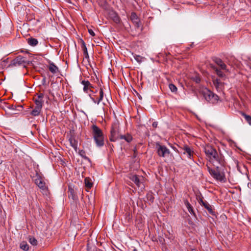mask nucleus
<instances>
[{
  "label": "nucleus",
  "instance_id": "13",
  "mask_svg": "<svg viewBox=\"0 0 251 251\" xmlns=\"http://www.w3.org/2000/svg\"><path fill=\"white\" fill-rule=\"evenodd\" d=\"M130 20L134 24L136 27H140L141 25V22L135 12H132L131 13Z\"/></svg>",
  "mask_w": 251,
  "mask_h": 251
},
{
  "label": "nucleus",
  "instance_id": "18",
  "mask_svg": "<svg viewBox=\"0 0 251 251\" xmlns=\"http://www.w3.org/2000/svg\"><path fill=\"white\" fill-rule=\"evenodd\" d=\"M184 202L189 213L192 215H194L195 217H196V214L193 210V207L189 202L188 200H184Z\"/></svg>",
  "mask_w": 251,
  "mask_h": 251
},
{
  "label": "nucleus",
  "instance_id": "25",
  "mask_svg": "<svg viewBox=\"0 0 251 251\" xmlns=\"http://www.w3.org/2000/svg\"><path fill=\"white\" fill-rule=\"evenodd\" d=\"M132 137L130 134L121 135L120 136V139H124L127 142L129 143L132 140Z\"/></svg>",
  "mask_w": 251,
  "mask_h": 251
},
{
  "label": "nucleus",
  "instance_id": "16",
  "mask_svg": "<svg viewBox=\"0 0 251 251\" xmlns=\"http://www.w3.org/2000/svg\"><path fill=\"white\" fill-rule=\"evenodd\" d=\"M70 145L74 149L75 151L77 149V141L75 139L73 135H71L68 139Z\"/></svg>",
  "mask_w": 251,
  "mask_h": 251
},
{
  "label": "nucleus",
  "instance_id": "21",
  "mask_svg": "<svg viewBox=\"0 0 251 251\" xmlns=\"http://www.w3.org/2000/svg\"><path fill=\"white\" fill-rule=\"evenodd\" d=\"M42 107L35 106V107L30 112V114L33 116H38L40 115Z\"/></svg>",
  "mask_w": 251,
  "mask_h": 251
},
{
  "label": "nucleus",
  "instance_id": "11",
  "mask_svg": "<svg viewBox=\"0 0 251 251\" xmlns=\"http://www.w3.org/2000/svg\"><path fill=\"white\" fill-rule=\"evenodd\" d=\"M37 177L35 179L36 184L42 190H47L48 187L46 185V183L44 181L43 178L39 175L37 174Z\"/></svg>",
  "mask_w": 251,
  "mask_h": 251
},
{
  "label": "nucleus",
  "instance_id": "43",
  "mask_svg": "<svg viewBox=\"0 0 251 251\" xmlns=\"http://www.w3.org/2000/svg\"><path fill=\"white\" fill-rule=\"evenodd\" d=\"M100 251V250H96V251Z\"/></svg>",
  "mask_w": 251,
  "mask_h": 251
},
{
  "label": "nucleus",
  "instance_id": "39",
  "mask_svg": "<svg viewBox=\"0 0 251 251\" xmlns=\"http://www.w3.org/2000/svg\"><path fill=\"white\" fill-rule=\"evenodd\" d=\"M88 32L89 33V34L92 36H94L95 35V32H94V31L91 29H88Z\"/></svg>",
  "mask_w": 251,
  "mask_h": 251
},
{
  "label": "nucleus",
  "instance_id": "15",
  "mask_svg": "<svg viewBox=\"0 0 251 251\" xmlns=\"http://www.w3.org/2000/svg\"><path fill=\"white\" fill-rule=\"evenodd\" d=\"M213 60L217 65L220 67L221 69L223 70H226V65L221 59L215 57L213 58Z\"/></svg>",
  "mask_w": 251,
  "mask_h": 251
},
{
  "label": "nucleus",
  "instance_id": "19",
  "mask_svg": "<svg viewBox=\"0 0 251 251\" xmlns=\"http://www.w3.org/2000/svg\"><path fill=\"white\" fill-rule=\"evenodd\" d=\"M49 69L53 74L58 72V68L53 62H50Z\"/></svg>",
  "mask_w": 251,
  "mask_h": 251
},
{
  "label": "nucleus",
  "instance_id": "29",
  "mask_svg": "<svg viewBox=\"0 0 251 251\" xmlns=\"http://www.w3.org/2000/svg\"><path fill=\"white\" fill-rule=\"evenodd\" d=\"M242 115L245 118L246 121L251 126V116L248 115H247L245 113H242Z\"/></svg>",
  "mask_w": 251,
  "mask_h": 251
},
{
  "label": "nucleus",
  "instance_id": "38",
  "mask_svg": "<svg viewBox=\"0 0 251 251\" xmlns=\"http://www.w3.org/2000/svg\"><path fill=\"white\" fill-rule=\"evenodd\" d=\"M169 145L170 146V147L176 151L178 153H179V151L177 149V148L173 146L172 144H169Z\"/></svg>",
  "mask_w": 251,
  "mask_h": 251
},
{
  "label": "nucleus",
  "instance_id": "24",
  "mask_svg": "<svg viewBox=\"0 0 251 251\" xmlns=\"http://www.w3.org/2000/svg\"><path fill=\"white\" fill-rule=\"evenodd\" d=\"M27 43L31 46H35L38 44V40L34 38L30 37L27 39Z\"/></svg>",
  "mask_w": 251,
  "mask_h": 251
},
{
  "label": "nucleus",
  "instance_id": "9",
  "mask_svg": "<svg viewBox=\"0 0 251 251\" xmlns=\"http://www.w3.org/2000/svg\"><path fill=\"white\" fill-rule=\"evenodd\" d=\"M96 91H93L92 94H89V97L95 103L99 104L103 99L104 93L102 88H100V89L99 96L96 95Z\"/></svg>",
  "mask_w": 251,
  "mask_h": 251
},
{
  "label": "nucleus",
  "instance_id": "3",
  "mask_svg": "<svg viewBox=\"0 0 251 251\" xmlns=\"http://www.w3.org/2000/svg\"><path fill=\"white\" fill-rule=\"evenodd\" d=\"M221 167L222 166H219L218 168L215 167V169H212L207 165L208 171L215 179L220 182H225L226 181L225 174L221 171L220 169Z\"/></svg>",
  "mask_w": 251,
  "mask_h": 251
},
{
  "label": "nucleus",
  "instance_id": "30",
  "mask_svg": "<svg viewBox=\"0 0 251 251\" xmlns=\"http://www.w3.org/2000/svg\"><path fill=\"white\" fill-rule=\"evenodd\" d=\"M191 79L195 81L196 83H199L201 82V78L199 75H196L191 77Z\"/></svg>",
  "mask_w": 251,
  "mask_h": 251
},
{
  "label": "nucleus",
  "instance_id": "32",
  "mask_svg": "<svg viewBox=\"0 0 251 251\" xmlns=\"http://www.w3.org/2000/svg\"><path fill=\"white\" fill-rule=\"evenodd\" d=\"M169 88L172 92L176 93L177 91V88L176 86L172 83L169 85Z\"/></svg>",
  "mask_w": 251,
  "mask_h": 251
},
{
  "label": "nucleus",
  "instance_id": "4",
  "mask_svg": "<svg viewBox=\"0 0 251 251\" xmlns=\"http://www.w3.org/2000/svg\"><path fill=\"white\" fill-rule=\"evenodd\" d=\"M32 64V62L31 61L27 60L25 57L18 55L11 61L8 67L13 68L15 67L23 66L24 68H25L27 65Z\"/></svg>",
  "mask_w": 251,
  "mask_h": 251
},
{
  "label": "nucleus",
  "instance_id": "12",
  "mask_svg": "<svg viewBox=\"0 0 251 251\" xmlns=\"http://www.w3.org/2000/svg\"><path fill=\"white\" fill-rule=\"evenodd\" d=\"M81 83L83 85V90L85 93H88V91L93 92V86L90 83L88 80H83L81 81Z\"/></svg>",
  "mask_w": 251,
  "mask_h": 251
},
{
  "label": "nucleus",
  "instance_id": "23",
  "mask_svg": "<svg viewBox=\"0 0 251 251\" xmlns=\"http://www.w3.org/2000/svg\"><path fill=\"white\" fill-rule=\"evenodd\" d=\"M81 48H82L83 52V54L85 56V57L86 58H88L89 54H88V53L87 51V49L86 46V44H85L84 41L82 40H81Z\"/></svg>",
  "mask_w": 251,
  "mask_h": 251
},
{
  "label": "nucleus",
  "instance_id": "33",
  "mask_svg": "<svg viewBox=\"0 0 251 251\" xmlns=\"http://www.w3.org/2000/svg\"><path fill=\"white\" fill-rule=\"evenodd\" d=\"M29 242L33 246H36L37 245V241L34 237H30L29 239Z\"/></svg>",
  "mask_w": 251,
  "mask_h": 251
},
{
  "label": "nucleus",
  "instance_id": "34",
  "mask_svg": "<svg viewBox=\"0 0 251 251\" xmlns=\"http://www.w3.org/2000/svg\"><path fill=\"white\" fill-rule=\"evenodd\" d=\"M147 199L149 201L152 203L154 198L151 193H148L147 195Z\"/></svg>",
  "mask_w": 251,
  "mask_h": 251
},
{
  "label": "nucleus",
  "instance_id": "7",
  "mask_svg": "<svg viewBox=\"0 0 251 251\" xmlns=\"http://www.w3.org/2000/svg\"><path fill=\"white\" fill-rule=\"evenodd\" d=\"M202 94L204 99L208 102L215 103L218 100V96L207 89L203 91Z\"/></svg>",
  "mask_w": 251,
  "mask_h": 251
},
{
  "label": "nucleus",
  "instance_id": "41",
  "mask_svg": "<svg viewBox=\"0 0 251 251\" xmlns=\"http://www.w3.org/2000/svg\"><path fill=\"white\" fill-rule=\"evenodd\" d=\"M206 201H203L201 198L200 199L199 202L200 204L202 205V202H205Z\"/></svg>",
  "mask_w": 251,
  "mask_h": 251
},
{
  "label": "nucleus",
  "instance_id": "37",
  "mask_svg": "<svg viewBox=\"0 0 251 251\" xmlns=\"http://www.w3.org/2000/svg\"><path fill=\"white\" fill-rule=\"evenodd\" d=\"M44 96L43 93H40L38 95L37 99L43 100Z\"/></svg>",
  "mask_w": 251,
  "mask_h": 251
},
{
  "label": "nucleus",
  "instance_id": "42",
  "mask_svg": "<svg viewBox=\"0 0 251 251\" xmlns=\"http://www.w3.org/2000/svg\"><path fill=\"white\" fill-rule=\"evenodd\" d=\"M249 65L250 67L251 68V62L249 63Z\"/></svg>",
  "mask_w": 251,
  "mask_h": 251
},
{
  "label": "nucleus",
  "instance_id": "22",
  "mask_svg": "<svg viewBox=\"0 0 251 251\" xmlns=\"http://www.w3.org/2000/svg\"><path fill=\"white\" fill-rule=\"evenodd\" d=\"M210 66L211 68L215 71L218 76L222 78L225 76V75L222 72L220 69H218L216 67L212 64L210 65Z\"/></svg>",
  "mask_w": 251,
  "mask_h": 251
},
{
  "label": "nucleus",
  "instance_id": "6",
  "mask_svg": "<svg viewBox=\"0 0 251 251\" xmlns=\"http://www.w3.org/2000/svg\"><path fill=\"white\" fill-rule=\"evenodd\" d=\"M157 153L159 156L165 157L170 154L169 150L164 145H161L159 143L156 144Z\"/></svg>",
  "mask_w": 251,
  "mask_h": 251
},
{
  "label": "nucleus",
  "instance_id": "28",
  "mask_svg": "<svg viewBox=\"0 0 251 251\" xmlns=\"http://www.w3.org/2000/svg\"><path fill=\"white\" fill-rule=\"evenodd\" d=\"M132 55L134 58L136 60L137 62H138V63H141L142 62L144 57L139 55H137L133 53H132Z\"/></svg>",
  "mask_w": 251,
  "mask_h": 251
},
{
  "label": "nucleus",
  "instance_id": "36",
  "mask_svg": "<svg viewBox=\"0 0 251 251\" xmlns=\"http://www.w3.org/2000/svg\"><path fill=\"white\" fill-rule=\"evenodd\" d=\"M114 22L117 24L119 23L120 22V18L117 15H115L113 18Z\"/></svg>",
  "mask_w": 251,
  "mask_h": 251
},
{
  "label": "nucleus",
  "instance_id": "35",
  "mask_svg": "<svg viewBox=\"0 0 251 251\" xmlns=\"http://www.w3.org/2000/svg\"><path fill=\"white\" fill-rule=\"evenodd\" d=\"M213 82L214 86L217 88L219 87L220 85L221 84L220 80L218 78L214 79L213 80Z\"/></svg>",
  "mask_w": 251,
  "mask_h": 251
},
{
  "label": "nucleus",
  "instance_id": "40",
  "mask_svg": "<svg viewBox=\"0 0 251 251\" xmlns=\"http://www.w3.org/2000/svg\"><path fill=\"white\" fill-rule=\"evenodd\" d=\"M157 125H158V123L156 122H154L152 124V126L154 128H156L157 127Z\"/></svg>",
  "mask_w": 251,
  "mask_h": 251
},
{
  "label": "nucleus",
  "instance_id": "5",
  "mask_svg": "<svg viewBox=\"0 0 251 251\" xmlns=\"http://www.w3.org/2000/svg\"><path fill=\"white\" fill-rule=\"evenodd\" d=\"M120 135H121L120 134L119 126L117 124L112 125L110 130L109 140L111 142H115L120 139Z\"/></svg>",
  "mask_w": 251,
  "mask_h": 251
},
{
  "label": "nucleus",
  "instance_id": "8",
  "mask_svg": "<svg viewBox=\"0 0 251 251\" xmlns=\"http://www.w3.org/2000/svg\"><path fill=\"white\" fill-rule=\"evenodd\" d=\"M178 146L184 151L183 152V154H186L188 159L193 160L194 156L195 153L192 147L186 144L183 145L181 146Z\"/></svg>",
  "mask_w": 251,
  "mask_h": 251
},
{
  "label": "nucleus",
  "instance_id": "27",
  "mask_svg": "<svg viewBox=\"0 0 251 251\" xmlns=\"http://www.w3.org/2000/svg\"><path fill=\"white\" fill-rule=\"evenodd\" d=\"M20 248L21 249L27 251L29 249L28 244L25 242H22L20 244Z\"/></svg>",
  "mask_w": 251,
  "mask_h": 251
},
{
  "label": "nucleus",
  "instance_id": "10",
  "mask_svg": "<svg viewBox=\"0 0 251 251\" xmlns=\"http://www.w3.org/2000/svg\"><path fill=\"white\" fill-rule=\"evenodd\" d=\"M128 178L133 182L138 188L143 185L144 178L142 176L135 174H130L128 176Z\"/></svg>",
  "mask_w": 251,
  "mask_h": 251
},
{
  "label": "nucleus",
  "instance_id": "20",
  "mask_svg": "<svg viewBox=\"0 0 251 251\" xmlns=\"http://www.w3.org/2000/svg\"><path fill=\"white\" fill-rule=\"evenodd\" d=\"M85 186L87 189H91L93 185V182L90 177H86L84 179Z\"/></svg>",
  "mask_w": 251,
  "mask_h": 251
},
{
  "label": "nucleus",
  "instance_id": "17",
  "mask_svg": "<svg viewBox=\"0 0 251 251\" xmlns=\"http://www.w3.org/2000/svg\"><path fill=\"white\" fill-rule=\"evenodd\" d=\"M202 206L204 207V208L208 211L209 214L212 215H215V212L213 211L212 206L210 205L206 201L205 202H202Z\"/></svg>",
  "mask_w": 251,
  "mask_h": 251
},
{
  "label": "nucleus",
  "instance_id": "31",
  "mask_svg": "<svg viewBox=\"0 0 251 251\" xmlns=\"http://www.w3.org/2000/svg\"><path fill=\"white\" fill-rule=\"evenodd\" d=\"M79 154L84 159L90 160L89 158L86 156V153L84 150H80L78 152Z\"/></svg>",
  "mask_w": 251,
  "mask_h": 251
},
{
  "label": "nucleus",
  "instance_id": "26",
  "mask_svg": "<svg viewBox=\"0 0 251 251\" xmlns=\"http://www.w3.org/2000/svg\"><path fill=\"white\" fill-rule=\"evenodd\" d=\"M34 102L36 106L42 107L44 103V100H42L36 98L34 99Z\"/></svg>",
  "mask_w": 251,
  "mask_h": 251
},
{
  "label": "nucleus",
  "instance_id": "14",
  "mask_svg": "<svg viewBox=\"0 0 251 251\" xmlns=\"http://www.w3.org/2000/svg\"><path fill=\"white\" fill-rule=\"evenodd\" d=\"M68 194V197L70 199H72L74 201H76L78 199L76 192H75L74 188L71 186H69Z\"/></svg>",
  "mask_w": 251,
  "mask_h": 251
},
{
  "label": "nucleus",
  "instance_id": "2",
  "mask_svg": "<svg viewBox=\"0 0 251 251\" xmlns=\"http://www.w3.org/2000/svg\"><path fill=\"white\" fill-rule=\"evenodd\" d=\"M92 134L96 146L101 147L104 145V135L102 130L96 125L91 126Z\"/></svg>",
  "mask_w": 251,
  "mask_h": 251
},
{
  "label": "nucleus",
  "instance_id": "1",
  "mask_svg": "<svg viewBox=\"0 0 251 251\" xmlns=\"http://www.w3.org/2000/svg\"><path fill=\"white\" fill-rule=\"evenodd\" d=\"M204 151L207 159L214 166L218 168L219 166H225L226 162L224 156L212 146L206 145L204 147Z\"/></svg>",
  "mask_w": 251,
  "mask_h": 251
}]
</instances>
